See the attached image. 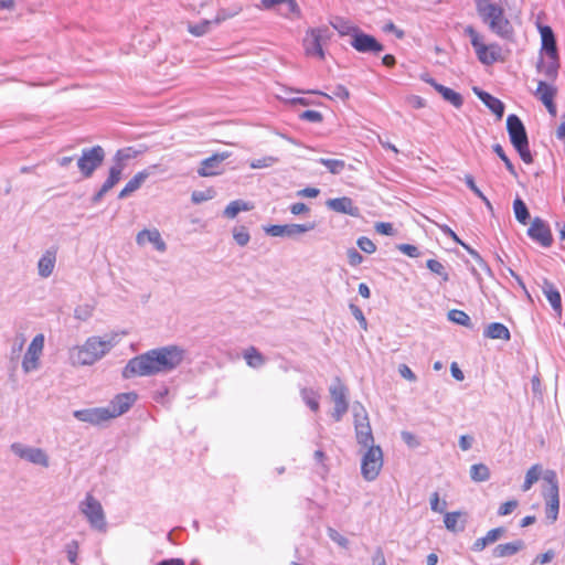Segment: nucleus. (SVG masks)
Segmentation results:
<instances>
[{
	"mask_svg": "<svg viewBox=\"0 0 565 565\" xmlns=\"http://www.w3.org/2000/svg\"><path fill=\"white\" fill-rule=\"evenodd\" d=\"M185 350L178 345H166L150 350L129 360L122 371L126 379L170 373L181 365Z\"/></svg>",
	"mask_w": 565,
	"mask_h": 565,
	"instance_id": "obj_1",
	"label": "nucleus"
},
{
	"mask_svg": "<svg viewBox=\"0 0 565 565\" xmlns=\"http://www.w3.org/2000/svg\"><path fill=\"white\" fill-rule=\"evenodd\" d=\"M117 343L118 335L116 333L106 334L104 338L89 337L82 345H74L68 349V361L73 366L93 365L102 360Z\"/></svg>",
	"mask_w": 565,
	"mask_h": 565,
	"instance_id": "obj_2",
	"label": "nucleus"
},
{
	"mask_svg": "<svg viewBox=\"0 0 565 565\" xmlns=\"http://www.w3.org/2000/svg\"><path fill=\"white\" fill-rule=\"evenodd\" d=\"M475 4L480 19L492 33L504 40L512 39L513 26L505 17L503 7L491 0H475Z\"/></svg>",
	"mask_w": 565,
	"mask_h": 565,
	"instance_id": "obj_3",
	"label": "nucleus"
},
{
	"mask_svg": "<svg viewBox=\"0 0 565 565\" xmlns=\"http://www.w3.org/2000/svg\"><path fill=\"white\" fill-rule=\"evenodd\" d=\"M465 34L469 36L480 63L492 65L503 60L501 46L497 43L486 44L483 36L472 25L466 26Z\"/></svg>",
	"mask_w": 565,
	"mask_h": 565,
	"instance_id": "obj_4",
	"label": "nucleus"
},
{
	"mask_svg": "<svg viewBox=\"0 0 565 565\" xmlns=\"http://www.w3.org/2000/svg\"><path fill=\"white\" fill-rule=\"evenodd\" d=\"M507 129L511 143L519 152L525 163H532L533 158L529 148L527 135L523 122L516 115H509L507 118Z\"/></svg>",
	"mask_w": 565,
	"mask_h": 565,
	"instance_id": "obj_5",
	"label": "nucleus"
},
{
	"mask_svg": "<svg viewBox=\"0 0 565 565\" xmlns=\"http://www.w3.org/2000/svg\"><path fill=\"white\" fill-rule=\"evenodd\" d=\"M79 511L85 515L93 529L99 532L106 531L107 522L104 509L93 494H86L85 499L79 503Z\"/></svg>",
	"mask_w": 565,
	"mask_h": 565,
	"instance_id": "obj_6",
	"label": "nucleus"
},
{
	"mask_svg": "<svg viewBox=\"0 0 565 565\" xmlns=\"http://www.w3.org/2000/svg\"><path fill=\"white\" fill-rule=\"evenodd\" d=\"M330 39L328 28H315L307 31L303 39V47L306 55L315 56L319 60L324 58L323 44Z\"/></svg>",
	"mask_w": 565,
	"mask_h": 565,
	"instance_id": "obj_7",
	"label": "nucleus"
},
{
	"mask_svg": "<svg viewBox=\"0 0 565 565\" xmlns=\"http://www.w3.org/2000/svg\"><path fill=\"white\" fill-rule=\"evenodd\" d=\"M383 467V452L380 446H371L362 457L361 473L367 481L377 478Z\"/></svg>",
	"mask_w": 565,
	"mask_h": 565,
	"instance_id": "obj_8",
	"label": "nucleus"
},
{
	"mask_svg": "<svg viewBox=\"0 0 565 565\" xmlns=\"http://www.w3.org/2000/svg\"><path fill=\"white\" fill-rule=\"evenodd\" d=\"M105 159V151L100 146L83 149L77 160V167L85 178L93 175L94 171L102 166Z\"/></svg>",
	"mask_w": 565,
	"mask_h": 565,
	"instance_id": "obj_9",
	"label": "nucleus"
},
{
	"mask_svg": "<svg viewBox=\"0 0 565 565\" xmlns=\"http://www.w3.org/2000/svg\"><path fill=\"white\" fill-rule=\"evenodd\" d=\"M11 451L30 463L47 468L50 466V459L47 454L38 447L28 446L21 443H13L10 446Z\"/></svg>",
	"mask_w": 565,
	"mask_h": 565,
	"instance_id": "obj_10",
	"label": "nucleus"
},
{
	"mask_svg": "<svg viewBox=\"0 0 565 565\" xmlns=\"http://www.w3.org/2000/svg\"><path fill=\"white\" fill-rule=\"evenodd\" d=\"M544 481L550 484L546 498V518L551 522H555L558 515L559 498H558V484L556 473L553 470H546L543 476Z\"/></svg>",
	"mask_w": 565,
	"mask_h": 565,
	"instance_id": "obj_11",
	"label": "nucleus"
},
{
	"mask_svg": "<svg viewBox=\"0 0 565 565\" xmlns=\"http://www.w3.org/2000/svg\"><path fill=\"white\" fill-rule=\"evenodd\" d=\"M44 341L45 338L42 333L36 334L32 339L22 360V370L24 373H31L40 367V358L43 353Z\"/></svg>",
	"mask_w": 565,
	"mask_h": 565,
	"instance_id": "obj_12",
	"label": "nucleus"
},
{
	"mask_svg": "<svg viewBox=\"0 0 565 565\" xmlns=\"http://www.w3.org/2000/svg\"><path fill=\"white\" fill-rule=\"evenodd\" d=\"M329 392L334 403L332 417L335 422H340L349 408L348 388L340 379L337 377L334 383L330 386Z\"/></svg>",
	"mask_w": 565,
	"mask_h": 565,
	"instance_id": "obj_13",
	"label": "nucleus"
},
{
	"mask_svg": "<svg viewBox=\"0 0 565 565\" xmlns=\"http://www.w3.org/2000/svg\"><path fill=\"white\" fill-rule=\"evenodd\" d=\"M316 223L308 222L305 224H284V225H269L264 227L267 235L274 237H289L296 238L299 235L315 230Z\"/></svg>",
	"mask_w": 565,
	"mask_h": 565,
	"instance_id": "obj_14",
	"label": "nucleus"
},
{
	"mask_svg": "<svg viewBox=\"0 0 565 565\" xmlns=\"http://www.w3.org/2000/svg\"><path fill=\"white\" fill-rule=\"evenodd\" d=\"M230 157L228 152L214 153L213 156L204 159L200 168L198 169V174L200 177H215L223 173V161Z\"/></svg>",
	"mask_w": 565,
	"mask_h": 565,
	"instance_id": "obj_15",
	"label": "nucleus"
},
{
	"mask_svg": "<svg viewBox=\"0 0 565 565\" xmlns=\"http://www.w3.org/2000/svg\"><path fill=\"white\" fill-rule=\"evenodd\" d=\"M73 415L79 422L88 423L94 426L100 425L105 422L113 419L110 413L106 407L78 409L75 411Z\"/></svg>",
	"mask_w": 565,
	"mask_h": 565,
	"instance_id": "obj_16",
	"label": "nucleus"
},
{
	"mask_svg": "<svg viewBox=\"0 0 565 565\" xmlns=\"http://www.w3.org/2000/svg\"><path fill=\"white\" fill-rule=\"evenodd\" d=\"M527 235L543 247H550L552 245L553 238L551 230L540 217L533 220L527 230Z\"/></svg>",
	"mask_w": 565,
	"mask_h": 565,
	"instance_id": "obj_17",
	"label": "nucleus"
},
{
	"mask_svg": "<svg viewBox=\"0 0 565 565\" xmlns=\"http://www.w3.org/2000/svg\"><path fill=\"white\" fill-rule=\"evenodd\" d=\"M351 45L361 53H380L384 50L383 45L374 36L360 31L353 34Z\"/></svg>",
	"mask_w": 565,
	"mask_h": 565,
	"instance_id": "obj_18",
	"label": "nucleus"
},
{
	"mask_svg": "<svg viewBox=\"0 0 565 565\" xmlns=\"http://www.w3.org/2000/svg\"><path fill=\"white\" fill-rule=\"evenodd\" d=\"M137 394L134 392L121 393L116 395L106 408L110 413L113 418H116L125 414L136 402Z\"/></svg>",
	"mask_w": 565,
	"mask_h": 565,
	"instance_id": "obj_19",
	"label": "nucleus"
},
{
	"mask_svg": "<svg viewBox=\"0 0 565 565\" xmlns=\"http://www.w3.org/2000/svg\"><path fill=\"white\" fill-rule=\"evenodd\" d=\"M159 168V164H152L136 173L119 192L118 199H125L140 189L142 183Z\"/></svg>",
	"mask_w": 565,
	"mask_h": 565,
	"instance_id": "obj_20",
	"label": "nucleus"
},
{
	"mask_svg": "<svg viewBox=\"0 0 565 565\" xmlns=\"http://www.w3.org/2000/svg\"><path fill=\"white\" fill-rule=\"evenodd\" d=\"M326 204L330 210L337 213H342L354 217L360 215L359 207L355 206L352 199L348 196L330 199Z\"/></svg>",
	"mask_w": 565,
	"mask_h": 565,
	"instance_id": "obj_21",
	"label": "nucleus"
},
{
	"mask_svg": "<svg viewBox=\"0 0 565 565\" xmlns=\"http://www.w3.org/2000/svg\"><path fill=\"white\" fill-rule=\"evenodd\" d=\"M136 242L138 245L143 246L150 243L154 248L161 253L166 252L167 244L161 237L160 232L157 228L142 230L137 234Z\"/></svg>",
	"mask_w": 565,
	"mask_h": 565,
	"instance_id": "obj_22",
	"label": "nucleus"
},
{
	"mask_svg": "<svg viewBox=\"0 0 565 565\" xmlns=\"http://www.w3.org/2000/svg\"><path fill=\"white\" fill-rule=\"evenodd\" d=\"M56 249H46L38 262V274L41 278L50 277L56 264Z\"/></svg>",
	"mask_w": 565,
	"mask_h": 565,
	"instance_id": "obj_23",
	"label": "nucleus"
},
{
	"mask_svg": "<svg viewBox=\"0 0 565 565\" xmlns=\"http://www.w3.org/2000/svg\"><path fill=\"white\" fill-rule=\"evenodd\" d=\"M424 81L431 85L436 89V92H438L443 96L445 100L450 103L456 108H460L462 106L463 99L459 93L437 83L434 78L428 77L424 78Z\"/></svg>",
	"mask_w": 565,
	"mask_h": 565,
	"instance_id": "obj_24",
	"label": "nucleus"
},
{
	"mask_svg": "<svg viewBox=\"0 0 565 565\" xmlns=\"http://www.w3.org/2000/svg\"><path fill=\"white\" fill-rule=\"evenodd\" d=\"M504 534H505L504 527L491 529L490 531L487 532V534L484 536L479 537L473 542L471 550L473 552H481L488 545L494 544L497 541H499Z\"/></svg>",
	"mask_w": 565,
	"mask_h": 565,
	"instance_id": "obj_25",
	"label": "nucleus"
},
{
	"mask_svg": "<svg viewBox=\"0 0 565 565\" xmlns=\"http://www.w3.org/2000/svg\"><path fill=\"white\" fill-rule=\"evenodd\" d=\"M475 94L482 100V103L500 119L504 113L503 103L491 94L481 90L478 87L473 88Z\"/></svg>",
	"mask_w": 565,
	"mask_h": 565,
	"instance_id": "obj_26",
	"label": "nucleus"
},
{
	"mask_svg": "<svg viewBox=\"0 0 565 565\" xmlns=\"http://www.w3.org/2000/svg\"><path fill=\"white\" fill-rule=\"evenodd\" d=\"M542 291L546 299L548 300L550 305L552 306L553 310L561 316L562 313V298L561 294L557 290V288L547 279L543 280L542 284Z\"/></svg>",
	"mask_w": 565,
	"mask_h": 565,
	"instance_id": "obj_27",
	"label": "nucleus"
},
{
	"mask_svg": "<svg viewBox=\"0 0 565 565\" xmlns=\"http://www.w3.org/2000/svg\"><path fill=\"white\" fill-rule=\"evenodd\" d=\"M547 78L555 79L559 68L558 54H545V58L537 66Z\"/></svg>",
	"mask_w": 565,
	"mask_h": 565,
	"instance_id": "obj_28",
	"label": "nucleus"
},
{
	"mask_svg": "<svg viewBox=\"0 0 565 565\" xmlns=\"http://www.w3.org/2000/svg\"><path fill=\"white\" fill-rule=\"evenodd\" d=\"M524 547L522 540L499 544L492 550V556L495 558L510 557L519 553Z\"/></svg>",
	"mask_w": 565,
	"mask_h": 565,
	"instance_id": "obj_29",
	"label": "nucleus"
},
{
	"mask_svg": "<svg viewBox=\"0 0 565 565\" xmlns=\"http://www.w3.org/2000/svg\"><path fill=\"white\" fill-rule=\"evenodd\" d=\"M484 338L509 341L511 338L509 329L500 322H492L483 331Z\"/></svg>",
	"mask_w": 565,
	"mask_h": 565,
	"instance_id": "obj_30",
	"label": "nucleus"
},
{
	"mask_svg": "<svg viewBox=\"0 0 565 565\" xmlns=\"http://www.w3.org/2000/svg\"><path fill=\"white\" fill-rule=\"evenodd\" d=\"M540 33L542 39V50L545 52V54L557 53L556 41L552 29L547 25L541 26Z\"/></svg>",
	"mask_w": 565,
	"mask_h": 565,
	"instance_id": "obj_31",
	"label": "nucleus"
},
{
	"mask_svg": "<svg viewBox=\"0 0 565 565\" xmlns=\"http://www.w3.org/2000/svg\"><path fill=\"white\" fill-rule=\"evenodd\" d=\"M124 169L125 164L121 163L110 167L108 178L102 185L103 192L110 191L120 181Z\"/></svg>",
	"mask_w": 565,
	"mask_h": 565,
	"instance_id": "obj_32",
	"label": "nucleus"
},
{
	"mask_svg": "<svg viewBox=\"0 0 565 565\" xmlns=\"http://www.w3.org/2000/svg\"><path fill=\"white\" fill-rule=\"evenodd\" d=\"M556 88L543 81H540L537 84V88L535 92V96L543 103V104H550V102H553L556 96Z\"/></svg>",
	"mask_w": 565,
	"mask_h": 565,
	"instance_id": "obj_33",
	"label": "nucleus"
},
{
	"mask_svg": "<svg viewBox=\"0 0 565 565\" xmlns=\"http://www.w3.org/2000/svg\"><path fill=\"white\" fill-rule=\"evenodd\" d=\"M254 209L253 203L243 200H235L228 203L224 210V216L234 218L242 211H250Z\"/></svg>",
	"mask_w": 565,
	"mask_h": 565,
	"instance_id": "obj_34",
	"label": "nucleus"
},
{
	"mask_svg": "<svg viewBox=\"0 0 565 565\" xmlns=\"http://www.w3.org/2000/svg\"><path fill=\"white\" fill-rule=\"evenodd\" d=\"M355 436H356V440L360 445L364 446V447H371V446H374L373 445V441H374V438H373V434H372V428H371V425H355Z\"/></svg>",
	"mask_w": 565,
	"mask_h": 565,
	"instance_id": "obj_35",
	"label": "nucleus"
},
{
	"mask_svg": "<svg viewBox=\"0 0 565 565\" xmlns=\"http://www.w3.org/2000/svg\"><path fill=\"white\" fill-rule=\"evenodd\" d=\"M300 395L306 405L312 411H319V393L310 387H302L300 390Z\"/></svg>",
	"mask_w": 565,
	"mask_h": 565,
	"instance_id": "obj_36",
	"label": "nucleus"
},
{
	"mask_svg": "<svg viewBox=\"0 0 565 565\" xmlns=\"http://www.w3.org/2000/svg\"><path fill=\"white\" fill-rule=\"evenodd\" d=\"M244 359L248 366L257 369L265 364V358L263 354L254 347H250L245 350Z\"/></svg>",
	"mask_w": 565,
	"mask_h": 565,
	"instance_id": "obj_37",
	"label": "nucleus"
},
{
	"mask_svg": "<svg viewBox=\"0 0 565 565\" xmlns=\"http://www.w3.org/2000/svg\"><path fill=\"white\" fill-rule=\"evenodd\" d=\"M470 478L475 482H484L490 478V470L483 463H475L470 467Z\"/></svg>",
	"mask_w": 565,
	"mask_h": 565,
	"instance_id": "obj_38",
	"label": "nucleus"
},
{
	"mask_svg": "<svg viewBox=\"0 0 565 565\" xmlns=\"http://www.w3.org/2000/svg\"><path fill=\"white\" fill-rule=\"evenodd\" d=\"M141 153H142L141 150H138L134 147H126V148L119 149L114 157L115 164H118V163L125 164V161L135 159L138 156H140Z\"/></svg>",
	"mask_w": 565,
	"mask_h": 565,
	"instance_id": "obj_39",
	"label": "nucleus"
},
{
	"mask_svg": "<svg viewBox=\"0 0 565 565\" xmlns=\"http://www.w3.org/2000/svg\"><path fill=\"white\" fill-rule=\"evenodd\" d=\"M513 211H514L515 218L521 224L525 225L530 218V213H529V210H527L525 203L520 198H516L513 201Z\"/></svg>",
	"mask_w": 565,
	"mask_h": 565,
	"instance_id": "obj_40",
	"label": "nucleus"
},
{
	"mask_svg": "<svg viewBox=\"0 0 565 565\" xmlns=\"http://www.w3.org/2000/svg\"><path fill=\"white\" fill-rule=\"evenodd\" d=\"M542 473V468L539 465L532 466L525 476L524 483L522 486L523 491H527L531 489V487L540 479V476Z\"/></svg>",
	"mask_w": 565,
	"mask_h": 565,
	"instance_id": "obj_41",
	"label": "nucleus"
},
{
	"mask_svg": "<svg viewBox=\"0 0 565 565\" xmlns=\"http://www.w3.org/2000/svg\"><path fill=\"white\" fill-rule=\"evenodd\" d=\"M354 426L355 425H370L369 415L366 409L361 403H354L352 407Z\"/></svg>",
	"mask_w": 565,
	"mask_h": 565,
	"instance_id": "obj_42",
	"label": "nucleus"
},
{
	"mask_svg": "<svg viewBox=\"0 0 565 565\" xmlns=\"http://www.w3.org/2000/svg\"><path fill=\"white\" fill-rule=\"evenodd\" d=\"M427 268L433 273L438 275L443 281L449 280L448 271L446 270V267L444 264H441L437 259H428L426 263Z\"/></svg>",
	"mask_w": 565,
	"mask_h": 565,
	"instance_id": "obj_43",
	"label": "nucleus"
},
{
	"mask_svg": "<svg viewBox=\"0 0 565 565\" xmlns=\"http://www.w3.org/2000/svg\"><path fill=\"white\" fill-rule=\"evenodd\" d=\"M448 319L457 324L463 326V327H470L471 326V319L470 317L462 310L452 309L448 312Z\"/></svg>",
	"mask_w": 565,
	"mask_h": 565,
	"instance_id": "obj_44",
	"label": "nucleus"
},
{
	"mask_svg": "<svg viewBox=\"0 0 565 565\" xmlns=\"http://www.w3.org/2000/svg\"><path fill=\"white\" fill-rule=\"evenodd\" d=\"M319 162L323 164L333 174L341 173L345 168V162L339 159L320 158Z\"/></svg>",
	"mask_w": 565,
	"mask_h": 565,
	"instance_id": "obj_45",
	"label": "nucleus"
},
{
	"mask_svg": "<svg viewBox=\"0 0 565 565\" xmlns=\"http://www.w3.org/2000/svg\"><path fill=\"white\" fill-rule=\"evenodd\" d=\"M460 512H448L445 514L444 523L447 530L451 532H457L458 530H462L463 525L458 526Z\"/></svg>",
	"mask_w": 565,
	"mask_h": 565,
	"instance_id": "obj_46",
	"label": "nucleus"
},
{
	"mask_svg": "<svg viewBox=\"0 0 565 565\" xmlns=\"http://www.w3.org/2000/svg\"><path fill=\"white\" fill-rule=\"evenodd\" d=\"M212 23L214 22L210 20H203L198 24H189L188 31L194 36H202L210 31V26Z\"/></svg>",
	"mask_w": 565,
	"mask_h": 565,
	"instance_id": "obj_47",
	"label": "nucleus"
},
{
	"mask_svg": "<svg viewBox=\"0 0 565 565\" xmlns=\"http://www.w3.org/2000/svg\"><path fill=\"white\" fill-rule=\"evenodd\" d=\"M94 313V306L85 303L77 306L74 310L75 319L79 321H87Z\"/></svg>",
	"mask_w": 565,
	"mask_h": 565,
	"instance_id": "obj_48",
	"label": "nucleus"
},
{
	"mask_svg": "<svg viewBox=\"0 0 565 565\" xmlns=\"http://www.w3.org/2000/svg\"><path fill=\"white\" fill-rule=\"evenodd\" d=\"M332 26L342 35L347 34H355L359 31L358 28L353 26L350 22L344 21L342 19H338L332 23Z\"/></svg>",
	"mask_w": 565,
	"mask_h": 565,
	"instance_id": "obj_49",
	"label": "nucleus"
},
{
	"mask_svg": "<svg viewBox=\"0 0 565 565\" xmlns=\"http://www.w3.org/2000/svg\"><path fill=\"white\" fill-rule=\"evenodd\" d=\"M493 151H494V152L498 154V157H499V158L504 162V166L507 167L508 171H509L512 175L516 177L518 174H516L515 168H514L513 163L511 162V160L507 157V154H505V152H504V150H503L502 146H501V145H499V143H495V145L493 146Z\"/></svg>",
	"mask_w": 565,
	"mask_h": 565,
	"instance_id": "obj_50",
	"label": "nucleus"
},
{
	"mask_svg": "<svg viewBox=\"0 0 565 565\" xmlns=\"http://www.w3.org/2000/svg\"><path fill=\"white\" fill-rule=\"evenodd\" d=\"M233 237L239 246L247 245L250 239L249 233L244 226L235 227L233 230Z\"/></svg>",
	"mask_w": 565,
	"mask_h": 565,
	"instance_id": "obj_51",
	"label": "nucleus"
},
{
	"mask_svg": "<svg viewBox=\"0 0 565 565\" xmlns=\"http://www.w3.org/2000/svg\"><path fill=\"white\" fill-rule=\"evenodd\" d=\"M277 162V158L275 157H271V156H268V157H265L263 159H256V160H253L250 163H249V167L252 169H263V168H268V167H271L273 164H275Z\"/></svg>",
	"mask_w": 565,
	"mask_h": 565,
	"instance_id": "obj_52",
	"label": "nucleus"
},
{
	"mask_svg": "<svg viewBox=\"0 0 565 565\" xmlns=\"http://www.w3.org/2000/svg\"><path fill=\"white\" fill-rule=\"evenodd\" d=\"M356 244L366 254H373L376 250L375 244L369 237H360Z\"/></svg>",
	"mask_w": 565,
	"mask_h": 565,
	"instance_id": "obj_53",
	"label": "nucleus"
},
{
	"mask_svg": "<svg viewBox=\"0 0 565 565\" xmlns=\"http://www.w3.org/2000/svg\"><path fill=\"white\" fill-rule=\"evenodd\" d=\"M328 536L330 537V540H332L333 542H335L337 544H339L342 547H347L349 544L348 539L344 537L343 535H341L334 529H331V527L328 529Z\"/></svg>",
	"mask_w": 565,
	"mask_h": 565,
	"instance_id": "obj_54",
	"label": "nucleus"
},
{
	"mask_svg": "<svg viewBox=\"0 0 565 565\" xmlns=\"http://www.w3.org/2000/svg\"><path fill=\"white\" fill-rule=\"evenodd\" d=\"M300 119L307 120L310 122H320L322 121V114L317 110H305L299 115Z\"/></svg>",
	"mask_w": 565,
	"mask_h": 565,
	"instance_id": "obj_55",
	"label": "nucleus"
},
{
	"mask_svg": "<svg viewBox=\"0 0 565 565\" xmlns=\"http://www.w3.org/2000/svg\"><path fill=\"white\" fill-rule=\"evenodd\" d=\"M397 248L399 252H402L403 254H405L409 257L417 258L420 256V252L415 245L401 244L397 246Z\"/></svg>",
	"mask_w": 565,
	"mask_h": 565,
	"instance_id": "obj_56",
	"label": "nucleus"
},
{
	"mask_svg": "<svg viewBox=\"0 0 565 565\" xmlns=\"http://www.w3.org/2000/svg\"><path fill=\"white\" fill-rule=\"evenodd\" d=\"M239 10H241V9L238 8V9H236V10H234V11L230 12V11H227V10H225V9H221V10H218V11H217L216 17H215V19L213 20V22H214L215 24H220V23H222L223 21H225V20H227V19H230V18L235 17V15L239 12Z\"/></svg>",
	"mask_w": 565,
	"mask_h": 565,
	"instance_id": "obj_57",
	"label": "nucleus"
},
{
	"mask_svg": "<svg viewBox=\"0 0 565 565\" xmlns=\"http://www.w3.org/2000/svg\"><path fill=\"white\" fill-rule=\"evenodd\" d=\"M347 256L351 266H359L363 262V256L355 248H349Z\"/></svg>",
	"mask_w": 565,
	"mask_h": 565,
	"instance_id": "obj_58",
	"label": "nucleus"
},
{
	"mask_svg": "<svg viewBox=\"0 0 565 565\" xmlns=\"http://www.w3.org/2000/svg\"><path fill=\"white\" fill-rule=\"evenodd\" d=\"M350 310L352 312V315L354 316V318L359 321L360 326L366 330L367 329V322H366V319L363 315V311L355 305L351 303L350 305Z\"/></svg>",
	"mask_w": 565,
	"mask_h": 565,
	"instance_id": "obj_59",
	"label": "nucleus"
},
{
	"mask_svg": "<svg viewBox=\"0 0 565 565\" xmlns=\"http://www.w3.org/2000/svg\"><path fill=\"white\" fill-rule=\"evenodd\" d=\"M516 507H518L516 500L507 501L500 505V508L498 510V514L501 516L508 515V514L512 513Z\"/></svg>",
	"mask_w": 565,
	"mask_h": 565,
	"instance_id": "obj_60",
	"label": "nucleus"
},
{
	"mask_svg": "<svg viewBox=\"0 0 565 565\" xmlns=\"http://www.w3.org/2000/svg\"><path fill=\"white\" fill-rule=\"evenodd\" d=\"M78 552V543L76 541H72L66 545L67 558L72 564H76Z\"/></svg>",
	"mask_w": 565,
	"mask_h": 565,
	"instance_id": "obj_61",
	"label": "nucleus"
},
{
	"mask_svg": "<svg viewBox=\"0 0 565 565\" xmlns=\"http://www.w3.org/2000/svg\"><path fill=\"white\" fill-rule=\"evenodd\" d=\"M375 231L382 235H394L395 231L391 223L379 222L375 224Z\"/></svg>",
	"mask_w": 565,
	"mask_h": 565,
	"instance_id": "obj_62",
	"label": "nucleus"
},
{
	"mask_svg": "<svg viewBox=\"0 0 565 565\" xmlns=\"http://www.w3.org/2000/svg\"><path fill=\"white\" fill-rule=\"evenodd\" d=\"M213 195H212V191H206V192H203V191H194L191 195V200L193 203H201V202H204V201H207L210 199H212Z\"/></svg>",
	"mask_w": 565,
	"mask_h": 565,
	"instance_id": "obj_63",
	"label": "nucleus"
},
{
	"mask_svg": "<svg viewBox=\"0 0 565 565\" xmlns=\"http://www.w3.org/2000/svg\"><path fill=\"white\" fill-rule=\"evenodd\" d=\"M281 4L286 6V15L295 14L297 17L300 15V9L296 2V0H284Z\"/></svg>",
	"mask_w": 565,
	"mask_h": 565,
	"instance_id": "obj_64",
	"label": "nucleus"
}]
</instances>
